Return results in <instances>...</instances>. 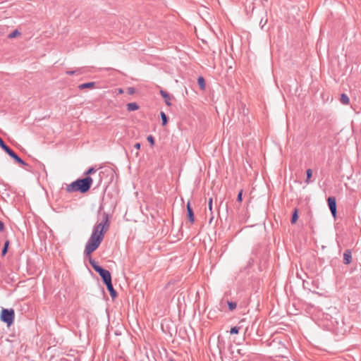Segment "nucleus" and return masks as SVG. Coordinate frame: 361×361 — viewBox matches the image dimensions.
<instances>
[{"instance_id":"1","label":"nucleus","mask_w":361,"mask_h":361,"mask_svg":"<svg viewBox=\"0 0 361 361\" xmlns=\"http://www.w3.org/2000/svg\"><path fill=\"white\" fill-rule=\"evenodd\" d=\"M109 227V216L106 212H104L101 222L94 226L92 233L85 245L84 250L85 255H90L91 253L99 247L104 239V234L108 231Z\"/></svg>"},{"instance_id":"2","label":"nucleus","mask_w":361,"mask_h":361,"mask_svg":"<svg viewBox=\"0 0 361 361\" xmlns=\"http://www.w3.org/2000/svg\"><path fill=\"white\" fill-rule=\"evenodd\" d=\"M92 182L93 180L90 176L77 179L67 185L66 191L68 192H80V193H85L90 189Z\"/></svg>"},{"instance_id":"3","label":"nucleus","mask_w":361,"mask_h":361,"mask_svg":"<svg viewBox=\"0 0 361 361\" xmlns=\"http://www.w3.org/2000/svg\"><path fill=\"white\" fill-rule=\"evenodd\" d=\"M0 319L1 322L6 323L8 326L12 325L15 319V312L13 309L2 308Z\"/></svg>"},{"instance_id":"4","label":"nucleus","mask_w":361,"mask_h":361,"mask_svg":"<svg viewBox=\"0 0 361 361\" xmlns=\"http://www.w3.org/2000/svg\"><path fill=\"white\" fill-rule=\"evenodd\" d=\"M0 147L12 158L15 160V161L19 164L21 166H27V164L25 163L18 155L8 145L5 144L2 138L0 137Z\"/></svg>"},{"instance_id":"5","label":"nucleus","mask_w":361,"mask_h":361,"mask_svg":"<svg viewBox=\"0 0 361 361\" xmlns=\"http://www.w3.org/2000/svg\"><path fill=\"white\" fill-rule=\"evenodd\" d=\"M96 272L98 273L99 275L101 276L104 284L109 283V281H111V275L108 270L100 267L99 268L97 269Z\"/></svg>"},{"instance_id":"6","label":"nucleus","mask_w":361,"mask_h":361,"mask_svg":"<svg viewBox=\"0 0 361 361\" xmlns=\"http://www.w3.org/2000/svg\"><path fill=\"white\" fill-rule=\"evenodd\" d=\"M327 202L332 216L336 218L337 213L336 198L334 197H329Z\"/></svg>"},{"instance_id":"7","label":"nucleus","mask_w":361,"mask_h":361,"mask_svg":"<svg viewBox=\"0 0 361 361\" xmlns=\"http://www.w3.org/2000/svg\"><path fill=\"white\" fill-rule=\"evenodd\" d=\"M187 216H188V219L189 220V221L191 223V224H193L194 221H195V216H194V212H193V209L190 205V202H188L187 203Z\"/></svg>"},{"instance_id":"8","label":"nucleus","mask_w":361,"mask_h":361,"mask_svg":"<svg viewBox=\"0 0 361 361\" xmlns=\"http://www.w3.org/2000/svg\"><path fill=\"white\" fill-rule=\"evenodd\" d=\"M105 285H106V288H107L108 291L109 292L110 295L112 298V299L113 300L115 299L118 295H117V292L114 288V286L112 284V281H109V283H106Z\"/></svg>"},{"instance_id":"9","label":"nucleus","mask_w":361,"mask_h":361,"mask_svg":"<svg viewBox=\"0 0 361 361\" xmlns=\"http://www.w3.org/2000/svg\"><path fill=\"white\" fill-rule=\"evenodd\" d=\"M352 262V252L350 250H346L343 253V263L349 264Z\"/></svg>"},{"instance_id":"10","label":"nucleus","mask_w":361,"mask_h":361,"mask_svg":"<svg viewBox=\"0 0 361 361\" xmlns=\"http://www.w3.org/2000/svg\"><path fill=\"white\" fill-rule=\"evenodd\" d=\"M160 94L164 99L166 104L169 106H171V96L167 92L162 90H160Z\"/></svg>"},{"instance_id":"11","label":"nucleus","mask_w":361,"mask_h":361,"mask_svg":"<svg viewBox=\"0 0 361 361\" xmlns=\"http://www.w3.org/2000/svg\"><path fill=\"white\" fill-rule=\"evenodd\" d=\"M95 85V82H87V83H83V84H80L78 85V88L80 90H83V89H85V88H92L94 87Z\"/></svg>"},{"instance_id":"12","label":"nucleus","mask_w":361,"mask_h":361,"mask_svg":"<svg viewBox=\"0 0 361 361\" xmlns=\"http://www.w3.org/2000/svg\"><path fill=\"white\" fill-rule=\"evenodd\" d=\"M126 106H127V110L128 111H135L139 109V106L135 102L128 103V104H127Z\"/></svg>"},{"instance_id":"13","label":"nucleus","mask_w":361,"mask_h":361,"mask_svg":"<svg viewBox=\"0 0 361 361\" xmlns=\"http://www.w3.org/2000/svg\"><path fill=\"white\" fill-rule=\"evenodd\" d=\"M298 219V209L295 208L290 219V223L295 224Z\"/></svg>"},{"instance_id":"14","label":"nucleus","mask_w":361,"mask_h":361,"mask_svg":"<svg viewBox=\"0 0 361 361\" xmlns=\"http://www.w3.org/2000/svg\"><path fill=\"white\" fill-rule=\"evenodd\" d=\"M340 102L343 104L348 105L350 103V99L346 94L343 93L341 95Z\"/></svg>"},{"instance_id":"15","label":"nucleus","mask_w":361,"mask_h":361,"mask_svg":"<svg viewBox=\"0 0 361 361\" xmlns=\"http://www.w3.org/2000/svg\"><path fill=\"white\" fill-rule=\"evenodd\" d=\"M197 84L200 86L201 90H204L205 89V87H206V85H205V80H204L203 77L200 76L197 78Z\"/></svg>"},{"instance_id":"16","label":"nucleus","mask_w":361,"mask_h":361,"mask_svg":"<svg viewBox=\"0 0 361 361\" xmlns=\"http://www.w3.org/2000/svg\"><path fill=\"white\" fill-rule=\"evenodd\" d=\"M66 74L69 75H80L82 74L83 72H82V68H78L75 71H67L66 72Z\"/></svg>"},{"instance_id":"17","label":"nucleus","mask_w":361,"mask_h":361,"mask_svg":"<svg viewBox=\"0 0 361 361\" xmlns=\"http://www.w3.org/2000/svg\"><path fill=\"white\" fill-rule=\"evenodd\" d=\"M8 246H9V240H6L4 243V247L1 250V255L2 256H5L6 255V253L8 252Z\"/></svg>"},{"instance_id":"18","label":"nucleus","mask_w":361,"mask_h":361,"mask_svg":"<svg viewBox=\"0 0 361 361\" xmlns=\"http://www.w3.org/2000/svg\"><path fill=\"white\" fill-rule=\"evenodd\" d=\"M89 262L94 269V270L96 271L98 268L100 267V266L98 264V263L91 257L89 259Z\"/></svg>"},{"instance_id":"19","label":"nucleus","mask_w":361,"mask_h":361,"mask_svg":"<svg viewBox=\"0 0 361 361\" xmlns=\"http://www.w3.org/2000/svg\"><path fill=\"white\" fill-rule=\"evenodd\" d=\"M160 116H161V121H162V126H164L166 125V123L168 122V117L165 114V113L163 111H161Z\"/></svg>"},{"instance_id":"20","label":"nucleus","mask_w":361,"mask_h":361,"mask_svg":"<svg viewBox=\"0 0 361 361\" xmlns=\"http://www.w3.org/2000/svg\"><path fill=\"white\" fill-rule=\"evenodd\" d=\"M227 305H228L229 310H231V311L234 310L237 307V303L235 302H233V301H227Z\"/></svg>"},{"instance_id":"21","label":"nucleus","mask_w":361,"mask_h":361,"mask_svg":"<svg viewBox=\"0 0 361 361\" xmlns=\"http://www.w3.org/2000/svg\"><path fill=\"white\" fill-rule=\"evenodd\" d=\"M306 174H307V178H306L305 183H310V178L312 176V169H307L306 171Z\"/></svg>"},{"instance_id":"22","label":"nucleus","mask_w":361,"mask_h":361,"mask_svg":"<svg viewBox=\"0 0 361 361\" xmlns=\"http://www.w3.org/2000/svg\"><path fill=\"white\" fill-rule=\"evenodd\" d=\"M20 35V32L18 30H15L8 35V38L12 39L17 36H19Z\"/></svg>"},{"instance_id":"23","label":"nucleus","mask_w":361,"mask_h":361,"mask_svg":"<svg viewBox=\"0 0 361 361\" xmlns=\"http://www.w3.org/2000/svg\"><path fill=\"white\" fill-rule=\"evenodd\" d=\"M240 329V326H233L231 329L230 333L231 334H238Z\"/></svg>"},{"instance_id":"24","label":"nucleus","mask_w":361,"mask_h":361,"mask_svg":"<svg viewBox=\"0 0 361 361\" xmlns=\"http://www.w3.org/2000/svg\"><path fill=\"white\" fill-rule=\"evenodd\" d=\"M96 172V169L94 167H90L85 173V175H90Z\"/></svg>"},{"instance_id":"25","label":"nucleus","mask_w":361,"mask_h":361,"mask_svg":"<svg viewBox=\"0 0 361 361\" xmlns=\"http://www.w3.org/2000/svg\"><path fill=\"white\" fill-rule=\"evenodd\" d=\"M147 140L152 146L154 145V138L152 135H148Z\"/></svg>"},{"instance_id":"26","label":"nucleus","mask_w":361,"mask_h":361,"mask_svg":"<svg viewBox=\"0 0 361 361\" xmlns=\"http://www.w3.org/2000/svg\"><path fill=\"white\" fill-rule=\"evenodd\" d=\"M243 200V190H240L237 196V201L241 202Z\"/></svg>"},{"instance_id":"27","label":"nucleus","mask_w":361,"mask_h":361,"mask_svg":"<svg viewBox=\"0 0 361 361\" xmlns=\"http://www.w3.org/2000/svg\"><path fill=\"white\" fill-rule=\"evenodd\" d=\"M128 93L129 94H133L135 93V89H134V87H128Z\"/></svg>"},{"instance_id":"28","label":"nucleus","mask_w":361,"mask_h":361,"mask_svg":"<svg viewBox=\"0 0 361 361\" xmlns=\"http://www.w3.org/2000/svg\"><path fill=\"white\" fill-rule=\"evenodd\" d=\"M208 207H209V210L212 211V198H209V200Z\"/></svg>"},{"instance_id":"29","label":"nucleus","mask_w":361,"mask_h":361,"mask_svg":"<svg viewBox=\"0 0 361 361\" xmlns=\"http://www.w3.org/2000/svg\"><path fill=\"white\" fill-rule=\"evenodd\" d=\"M140 147H141V145L139 142H137L134 145V148L136 149H140Z\"/></svg>"},{"instance_id":"30","label":"nucleus","mask_w":361,"mask_h":361,"mask_svg":"<svg viewBox=\"0 0 361 361\" xmlns=\"http://www.w3.org/2000/svg\"><path fill=\"white\" fill-rule=\"evenodd\" d=\"M4 229V224L0 220V231H3Z\"/></svg>"},{"instance_id":"31","label":"nucleus","mask_w":361,"mask_h":361,"mask_svg":"<svg viewBox=\"0 0 361 361\" xmlns=\"http://www.w3.org/2000/svg\"><path fill=\"white\" fill-rule=\"evenodd\" d=\"M118 92L121 94V93H123V90H122V89H119V90H118Z\"/></svg>"},{"instance_id":"32","label":"nucleus","mask_w":361,"mask_h":361,"mask_svg":"<svg viewBox=\"0 0 361 361\" xmlns=\"http://www.w3.org/2000/svg\"><path fill=\"white\" fill-rule=\"evenodd\" d=\"M169 361H174L173 360H169Z\"/></svg>"}]
</instances>
